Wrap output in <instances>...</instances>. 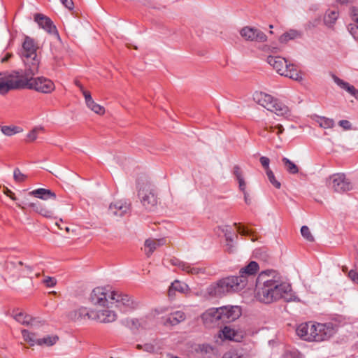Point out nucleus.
<instances>
[{"instance_id":"obj_1","label":"nucleus","mask_w":358,"mask_h":358,"mask_svg":"<svg viewBox=\"0 0 358 358\" xmlns=\"http://www.w3.org/2000/svg\"><path fill=\"white\" fill-rule=\"evenodd\" d=\"M256 298L264 303L269 304L283 298L291 286L283 282L281 275L275 270L262 271L256 280Z\"/></svg>"},{"instance_id":"obj_2","label":"nucleus","mask_w":358,"mask_h":358,"mask_svg":"<svg viewBox=\"0 0 358 358\" xmlns=\"http://www.w3.org/2000/svg\"><path fill=\"white\" fill-rule=\"evenodd\" d=\"M259 268V264L250 262L239 271L238 276H229L218 280L207 288V292L210 296L222 297L231 292H238L245 288L250 278H253Z\"/></svg>"},{"instance_id":"obj_3","label":"nucleus","mask_w":358,"mask_h":358,"mask_svg":"<svg viewBox=\"0 0 358 358\" xmlns=\"http://www.w3.org/2000/svg\"><path fill=\"white\" fill-rule=\"evenodd\" d=\"M36 50L34 40L26 36L19 55L26 66L25 71L27 75H35L38 73L40 59L36 54Z\"/></svg>"},{"instance_id":"obj_4","label":"nucleus","mask_w":358,"mask_h":358,"mask_svg":"<svg viewBox=\"0 0 358 358\" xmlns=\"http://www.w3.org/2000/svg\"><path fill=\"white\" fill-rule=\"evenodd\" d=\"M253 99L259 105L274 113L278 116H282L285 118L291 116V111L289 108L270 94L262 92H256L253 94Z\"/></svg>"},{"instance_id":"obj_5","label":"nucleus","mask_w":358,"mask_h":358,"mask_svg":"<svg viewBox=\"0 0 358 358\" xmlns=\"http://www.w3.org/2000/svg\"><path fill=\"white\" fill-rule=\"evenodd\" d=\"M25 78L21 75L20 83L22 85L20 89L27 88L34 90L38 92L48 94L52 92L55 87L54 83L45 77L29 78V75L25 73Z\"/></svg>"},{"instance_id":"obj_6","label":"nucleus","mask_w":358,"mask_h":358,"mask_svg":"<svg viewBox=\"0 0 358 358\" xmlns=\"http://www.w3.org/2000/svg\"><path fill=\"white\" fill-rule=\"evenodd\" d=\"M267 62L280 76L287 77L294 80H299L301 76L293 64L287 63L285 58L276 56H268Z\"/></svg>"},{"instance_id":"obj_7","label":"nucleus","mask_w":358,"mask_h":358,"mask_svg":"<svg viewBox=\"0 0 358 358\" xmlns=\"http://www.w3.org/2000/svg\"><path fill=\"white\" fill-rule=\"evenodd\" d=\"M155 315L165 314L160 317V322L165 327L176 326L186 319L183 311L172 310L169 307L162 306L154 310Z\"/></svg>"},{"instance_id":"obj_8","label":"nucleus","mask_w":358,"mask_h":358,"mask_svg":"<svg viewBox=\"0 0 358 358\" xmlns=\"http://www.w3.org/2000/svg\"><path fill=\"white\" fill-rule=\"evenodd\" d=\"M110 300V304H115L123 313L130 312L138 306V303L131 296L118 291H113Z\"/></svg>"},{"instance_id":"obj_9","label":"nucleus","mask_w":358,"mask_h":358,"mask_svg":"<svg viewBox=\"0 0 358 358\" xmlns=\"http://www.w3.org/2000/svg\"><path fill=\"white\" fill-rule=\"evenodd\" d=\"M20 77L21 74L18 71L0 73V94L4 95L11 90L20 89Z\"/></svg>"},{"instance_id":"obj_10","label":"nucleus","mask_w":358,"mask_h":358,"mask_svg":"<svg viewBox=\"0 0 358 358\" xmlns=\"http://www.w3.org/2000/svg\"><path fill=\"white\" fill-rule=\"evenodd\" d=\"M328 185L334 192L343 193L352 189V184L344 173H338L331 176Z\"/></svg>"},{"instance_id":"obj_11","label":"nucleus","mask_w":358,"mask_h":358,"mask_svg":"<svg viewBox=\"0 0 358 358\" xmlns=\"http://www.w3.org/2000/svg\"><path fill=\"white\" fill-rule=\"evenodd\" d=\"M113 291L106 287H98L94 288L90 296V302L96 306H108L111 303L110 295Z\"/></svg>"},{"instance_id":"obj_12","label":"nucleus","mask_w":358,"mask_h":358,"mask_svg":"<svg viewBox=\"0 0 358 358\" xmlns=\"http://www.w3.org/2000/svg\"><path fill=\"white\" fill-rule=\"evenodd\" d=\"M334 333V325L331 322L315 324V342L326 341Z\"/></svg>"},{"instance_id":"obj_13","label":"nucleus","mask_w":358,"mask_h":358,"mask_svg":"<svg viewBox=\"0 0 358 358\" xmlns=\"http://www.w3.org/2000/svg\"><path fill=\"white\" fill-rule=\"evenodd\" d=\"M201 318L204 324L209 328L222 324L220 308H211L208 309L203 313Z\"/></svg>"},{"instance_id":"obj_14","label":"nucleus","mask_w":358,"mask_h":358,"mask_svg":"<svg viewBox=\"0 0 358 358\" xmlns=\"http://www.w3.org/2000/svg\"><path fill=\"white\" fill-rule=\"evenodd\" d=\"M240 34L246 41L262 43L267 40L262 31L254 27H245L240 31Z\"/></svg>"},{"instance_id":"obj_15","label":"nucleus","mask_w":358,"mask_h":358,"mask_svg":"<svg viewBox=\"0 0 358 358\" xmlns=\"http://www.w3.org/2000/svg\"><path fill=\"white\" fill-rule=\"evenodd\" d=\"M94 310H90L85 307H80L69 313V320L75 322H83L87 320H94Z\"/></svg>"},{"instance_id":"obj_16","label":"nucleus","mask_w":358,"mask_h":358,"mask_svg":"<svg viewBox=\"0 0 358 358\" xmlns=\"http://www.w3.org/2000/svg\"><path fill=\"white\" fill-rule=\"evenodd\" d=\"M131 211V203L125 200L117 201L110 203L108 213L115 217H122Z\"/></svg>"},{"instance_id":"obj_17","label":"nucleus","mask_w":358,"mask_h":358,"mask_svg":"<svg viewBox=\"0 0 358 358\" xmlns=\"http://www.w3.org/2000/svg\"><path fill=\"white\" fill-rule=\"evenodd\" d=\"M220 314L222 323H229L238 319L241 315V311L238 306H222L220 307Z\"/></svg>"},{"instance_id":"obj_18","label":"nucleus","mask_w":358,"mask_h":358,"mask_svg":"<svg viewBox=\"0 0 358 358\" xmlns=\"http://www.w3.org/2000/svg\"><path fill=\"white\" fill-rule=\"evenodd\" d=\"M170 262L173 266H176L182 271H185L191 275H198L200 273H205L206 268L203 267L196 266L189 263L180 261L177 258H172L170 259Z\"/></svg>"},{"instance_id":"obj_19","label":"nucleus","mask_w":358,"mask_h":358,"mask_svg":"<svg viewBox=\"0 0 358 358\" xmlns=\"http://www.w3.org/2000/svg\"><path fill=\"white\" fill-rule=\"evenodd\" d=\"M34 20L38 23L41 28L46 31L48 33L59 36L56 27L48 17L41 13H37L34 15Z\"/></svg>"},{"instance_id":"obj_20","label":"nucleus","mask_w":358,"mask_h":358,"mask_svg":"<svg viewBox=\"0 0 358 358\" xmlns=\"http://www.w3.org/2000/svg\"><path fill=\"white\" fill-rule=\"evenodd\" d=\"M296 332L297 336L306 341H313V322H308L305 323H301L299 324L296 329Z\"/></svg>"},{"instance_id":"obj_21","label":"nucleus","mask_w":358,"mask_h":358,"mask_svg":"<svg viewBox=\"0 0 358 358\" xmlns=\"http://www.w3.org/2000/svg\"><path fill=\"white\" fill-rule=\"evenodd\" d=\"M138 196L143 206L148 210H152L157 205V197L150 191L140 190Z\"/></svg>"},{"instance_id":"obj_22","label":"nucleus","mask_w":358,"mask_h":358,"mask_svg":"<svg viewBox=\"0 0 358 358\" xmlns=\"http://www.w3.org/2000/svg\"><path fill=\"white\" fill-rule=\"evenodd\" d=\"M94 320L101 323L113 322L117 318L116 313L113 310L108 309L94 310Z\"/></svg>"},{"instance_id":"obj_23","label":"nucleus","mask_w":358,"mask_h":358,"mask_svg":"<svg viewBox=\"0 0 358 358\" xmlns=\"http://www.w3.org/2000/svg\"><path fill=\"white\" fill-rule=\"evenodd\" d=\"M303 31L298 29H290L283 33L278 38L280 43H287L289 41L300 39L303 37Z\"/></svg>"},{"instance_id":"obj_24","label":"nucleus","mask_w":358,"mask_h":358,"mask_svg":"<svg viewBox=\"0 0 358 358\" xmlns=\"http://www.w3.org/2000/svg\"><path fill=\"white\" fill-rule=\"evenodd\" d=\"M29 194L42 200H55L57 199L56 194L54 192L45 188H38L31 191Z\"/></svg>"},{"instance_id":"obj_25","label":"nucleus","mask_w":358,"mask_h":358,"mask_svg":"<svg viewBox=\"0 0 358 358\" xmlns=\"http://www.w3.org/2000/svg\"><path fill=\"white\" fill-rule=\"evenodd\" d=\"M331 77L334 81L341 88L346 90L358 101V90L353 85H350L348 83L341 80L334 74H333Z\"/></svg>"},{"instance_id":"obj_26","label":"nucleus","mask_w":358,"mask_h":358,"mask_svg":"<svg viewBox=\"0 0 358 358\" xmlns=\"http://www.w3.org/2000/svg\"><path fill=\"white\" fill-rule=\"evenodd\" d=\"M165 243L166 240L164 238L157 240L147 239L144 244L145 248H148V250H145L146 255L150 257L158 247L164 245Z\"/></svg>"},{"instance_id":"obj_27","label":"nucleus","mask_w":358,"mask_h":358,"mask_svg":"<svg viewBox=\"0 0 358 358\" xmlns=\"http://www.w3.org/2000/svg\"><path fill=\"white\" fill-rule=\"evenodd\" d=\"M188 290L189 287L186 283L176 280L171 283V285L169 289L168 294L169 297H173L176 291L180 293H186Z\"/></svg>"},{"instance_id":"obj_28","label":"nucleus","mask_w":358,"mask_h":358,"mask_svg":"<svg viewBox=\"0 0 358 358\" xmlns=\"http://www.w3.org/2000/svg\"><path fill=\"white\" fill-rule=\"evenodd\" d=\"M236 336V332L235 331V330L230 328L229 327H224L219 332V337L223 340L237 341Z\"/></svg>"},{"instance_id":"obj_29","label":"nucleus","mask_w":358,"mask_h":358,"mask_svg":"<svg viewBox=\"0 0 358 358\" xmlns=\"http://www.w3.org/2000/svg\"><path fill=\"white\" fill-rule=\"evenodd\" d=\"M282 163L284 169L289 174H296L299 172V168L293 162L288 158L283 157L282 158Z\"/></svg>"},{"instance_id":"obj_30","label":"nucleus","mask_w":358,"mask_h":358,"mask_svg":"<svg viewBox=\"0 0 358 358\" xmlns=\"http://www.w3.org/2000/svg\"><path fill=\"white\" fill-rule=\"evenodd\" d=\"M222 358H247L243 349L232 348L226 352Z\"/></svg>"},{"instance_id":"obj_31","label":"nucleus","mask_w":358,"mask_h":358,"mask_svg":"<svg viewBox=\"0 0 358 358\" xmlns=\"http://www.w3.org/2000/svg\"><path fill=\"white\" fill-rule=\"evenodd\" d=\"M338 17V11H336V10L329 11L324 15V22L327 27H331L335 24Z\"/></svg>"},{"instance_id":"obj_32","label":"nucleus","mask_w":358,"mask_h":358,"mask_svg":"<svg viewBox=\"0 0 358 358\" xmlns=\"http://www.w3.org/2000/svg\"><path fill=\"white\" fill-rule=\"evenodd\" d=\"M265 131L268 133H275L276 135L280 138V135L282 134L284 131V128L282 125L279 124L275 126H273L272 124H266L264 131L262 133V135L263 136H266V134H264Z\"/></svg>"},{"instance_id":"obj_33","label":"nucleus","mask_w":358,"mask_h":358,"mask_svg":"<svg viewBox=\"0 0 358 358\" xmlns=\"http://www.w3.org/2000/svg\"><path fill=\"white\" fill-rule=\"evenodd\" d=\"M22 335L25 341L29 343L31 345H38V341L39 338H36V335L34 333L29 332L26 329L22 330Z\"/></svg>"},{"instance_id":"obj_34","label":"nucleus","mask_w":358,"mask_h":358,"mask_svg":"<svg viewBox=\"0 0 358 358\" xmlns=\"http://www.w3.org/2000/svg\"><path fill=\"white\" fill-rule=\"evenodd\" d=\"M1 130L4 135L8 136H11L23 131L21 127L17 126H2Z\"/></svg>"},{"instance_id":"obj_35","label":"nucleus","mask_w":358,"mask_h":358,"mask_svg":"<svg viewBox=\"0 0 358 358\" xmlns=\"http://www.w3.org/2000/svg\"><path fill=\"white\" fill-rule=\"evenodd\" d=\"M13 317L17 322L24 325L29 324L32 320V317L30 315H26L22 312L14 314Z\"/></svg>"},{"instance_id":"obj_36","label":"nucleus","mask_w":358,"mask_h":358,"mask_svg":"<svg viewBox=\"0 0 358 358\" xmlns=\"http://www.w3.org/2000/svg\"><path fill=\"white\" fill-rule=\"evenodd\" d=\"M317 123L320 127L327 129L334 126V120L322 117H315V124Z\"/></svg>"},{"instance_id":"obj_37","label":"nucleus","mask_w":358,"mask_h":358,"mask_svg":"<svg viewBox=\"0 0 358 358\" xmlns=\"http://www.w3.org/2000/svg\"><path fill=\"white\" fill-rule=\"evenodd\" d=\"M58 337L57 336H47L46 337H44L43 338H39L38 341V345H45L47 346H52L54 344L56 343V342L58 341Z\"/></svg>"},{"instance_id":"obj_38","label":"nucleus","mask_w":358,"mask_h":358,"mask_svg":"<svg viewBox=\"0 0 358 358\" xmlns=\"http://www.w3.org/2000/svg\"><path fill=\"white\" fill-rule=\"evenodd\" d=\"M122 323L132 330L138 329L141 326L140 321L135 318H127L122 321Z\"/></svg>"},{"instance_id":"obj_39","label":"nucleus","mask_w":358,"mask_h":358,"mask_svg":"<svg viewBox=\"0 0 358 358\" xmlns=\"http://www.w3.org/2000/svg\"><path fill=\"white\" fill-rule=\"evenodd\" d=\"M87 106L94 111V113L102 115L105 112V109L103 106H100L99 104L94 102V101L92 99L90 102H88V103H86Z\"/></svg>"},{"instance_id":"obj_40","label":"nucleus","mask_w":358,"mask_h":358,"mask_svg":"<svg viewBox=\"0 0 358 358\" xmlns=\"http://www.w3.org/2000/svg\"><path fill=\"white\" fill-rule=\"evenodd\" d=\"M43 127H36L31 131H30L27 135V141H34L37 138L38 134L40 131H43Z\"/></svg>"},{"instance_id":"obj_41","label":"nucleus","mask_w":358,"mask_h":358,"mask_svg":"<svg viewBox=\"0 0 358 358\" xmlns=\"http://www.w3.org/2000/svg\"><path fill=\"white\" fill-rule=\"evenodd\" d=\"M266 176L269 182L277 189L280 188L281 184L279 181H278L274 176L273 172L271 169H268L266 171Z\"/></svg>"},{"instance_id":"obj_42","label":"nucleus","mask_w":358,"mask_h":358,"mask_svg":"<svg viewBox=\"0 0 358 358\" xmlns=\"http://www.w3.org/2000/svg\"><path fill=\"white\" fill-rule=\"evenodd\" d=\"M301 236L308 241H313V236L310 229L307 226H303L301 229Z\"/></svg>"},{"instance_id":"obj_43","label":"nucleus","mask_w":358,"mask_h":358,"mask_svg":"<svg viewBox=\"0 0 358 358\" xmlns=\"http://www.w3.org/2000/svg\"><path fill=\"white\" fill-rule=\"evenodd\" d=\"M234 225L236 227V229L240 234L248 236H251L252 235V231L248 228L237 223H234Z\"/></svg>"},{"instance_id":"obj_44","label":"nucleus","mask_w":358,"mask_h":358,"mask_svg":"<svg viewBox=\"0 0 358 358\" xmlns=\"http://www.w3.org/2000/svg\"><path fill=\"white\" fill-rule=\"evenodd\" d=\"M13 178L16 182H22L26 180L27 176L22 173L18 168H15L13 171Z\"/></svg>"},{"instance_id":"obj_45","label":"nucleus","mask_w":358,"mask_h":358,"mask_svg":"<svg viewBox=\"0 0 358 358\" xmlns=\"http://www.w3.org/2000/svg\"><path fill=\"white\" fill-rule=\"evenodd\" d=\"M348 30L353 38L358 41V22L350 23L348 25Z\"/></svg>"},{"instance_id":"obj_46","label":"nucleus","mask_w":358,"mask_h":358,"mask_svg":"<svg viewBox=\"0 0 358 358\" xmlns=\"http://www.w3.org/2000/svg\"><path fill=\"white\" fill-rule=\"evenodd\" d=\"M28 206L31 208L34 212L39 213L44 206L39 201H36L29 203Z\"/></svg>"},{"instance_id":"obj_47","label":"nucleus","mask_w":358,"mask_h":358,"mask_svg":"<svg viewBox=\"0 0 358 358\" xmlns=\"http://www.w3.org/2000/svg\"><path fill=\"white\" fill-rule=\"evenodd\" d=\"M350 16L354 22H358V8L351 7L349 12Z\"/></svg>"},{"instance_id":"obj_48","label":"nucleus","mask_w":358,"mask_h":358,"mask_svg":"<svg viewBox=\"0 0 358 358\" xmlns=\"http://www.w3.org/2000/svg\"><path fill=\"white\" fill-rule=\"evenodd\" d=\"M38 214L46 218H51L53 217V211L47 208L45 206L42 208L41 211H40Z\"/></svg>"},{"instance_id":"obj_49","label":"nucleus","mask_w":358,"mask_h":358,"mask_svg":"<svg viewBox=\"0 0 358 358\" xmlns=\"http://www.w3.org/2000/svg\"><path fill=\"white\" fill-rule=\"evenodd\" d=\"M43 283L48 287H53L56 285L57 280L55 278L48 276L43 280Z\"/></svg>"},{"instance_id":"obj_50","label":"nucleus","mask_w":358,"mask_h":358,"mask_svg":"<svg viewBox=\"0 0 358 358\" xmlns=\"http://www.w3.org/2000/svg\"><path fill=\"white\" fill-rule=\"evenodd\" d=\"M259 161H260V163L262 165V166L266 169V171H267L268 169H269L270 159L268 157H264V156L261 157L259 159Z\"/></svg>"},{"instance_id":"obj_51","label":"nucleus","mask_w":358,"mask_h":358,"mask_svg":"<svg viewBox=\"0 0 358 358\" xmlns=\"http://www.w3.org/2000/svg\"><path fill=\"white\" fill-rule=\"evenodd\" d=\"M138 348L143 349L144 351H146L148 352H152L155 351V346L150 343H146L143 346L138 345Z\"/></svg>"},{"instance_id":"obj_52","label":"nucleus","mask_w":358,"mask_h":358,"mask_svg":"<svg viewBox=\"0 0 358 358\" xmlns=\"http://www.w3.org/2000/svg\"><path fill=\"white\" fill-rule=\"evenodd\" d=\"M348 277L352 281L358 284V273L355 270H350L348 273Z\"/></svg>"},{"instance_id":"obj_53","label":"nucleus","mask_w":358,"mask_h":358,"mask_svg":"<svg viewBox=\"0 0 358 358\" xmlns=\"http://www.w3.org/2000/svg\"><path fill=\"white\" fill-rule=\"evenodd\" d=\"M233 174L236 177V180L243 177V174H242V171L238 165H236L234 166Z\"/></svg>"},{"instance_id":"obj_54","label":"nucleus","mask_w":358,"mask_h":358,"mask_svg":"<svg viewBox=\"0 0 358 358\" xmlns=\"http://www.w3.org/2000/svg\"><path fill=\"white\" fill-rule=\"evenodd\" d=\"M237 181L238 182V187L240 190L242 191L243 192H245V191H246V183L245 182L243 177L237 179Z\"/></svg>"},{"instance_id":"obj_55","label":"nucleus","mask_w":358,"mask_h":358,"mask_svg":"<svg viewBox=\"0 0 358 358\" xmlns=\"http://www.w3.org/2000/svg\"><path fill=\"white\" fill-rule=\"evenodd\" d=\"M61 2L69 10L73 8V2L72 0H61Z\"/></svg>"},{"instance_id":"obj_56","label":"nucleus","mask_w":358,"mask_h":358,"mask_svg":"<svg viewBox=\"0 0 358 358\" xmlns=\"http://www.w3.org/2000/svg\"><path fill=\"white\" fill-rule=\"evenodd\" d=\"M85 97V103H88V102H90L93 99L91 96V94L89 91H87L84 90L81 92Z\"/></svg>"},{"instance_id":"obj_57","label":"nucleus","mask_w":358,"mask_h":358,"mask_svg":"<svg viewBox=\"0 0 358 358\" xmlns=\"http://www.w3.org/2000/svg\"><path fill=\"white\" fill-rule=\"evenodd\" d=\"M338 124L345 129H349L351 127V124L348 120H340Z\"/></svg>"},{"instance_id":"obj_58","label":"nucleus","mask_w":358,"mask_h":358,"mask_svg":"<svg viewBox=\"0 0 358 358\" xmlns=\"http://www.w3.org/2000/svg\"><path fill=\"white\" fill-rule=\"evenodd\" d=\"M224 236H225L226 242H230V243L234 242L233 236L230 233H227V231L225 232Z\"/></svg>"},{"instance_id":"obj_59","label":"nucleus","mask_w":358,"mask_h":358,"mask_svg":"<svg viewBox=\"0 0 358 358\" xmlns=\"http://www.w3.org/2000/svg\"><path fill=\"white\" fill-rule=\"evenodd\" d=\"M226 247H227V250L229 252H234L233 243L227 242Z\"/></svg>"},{"instance_id":"obj_60","label":"nucleus","mask_w":358,"mask_h":358,"mask_svg":"<svg viewBox=\"0 0 358 358\" xmlns=\"http://www.w3.org/2000/svg\"><path fill=\"white\" fill-rule=\"evenodd\" d=\"M243 194H244V200H245V202L248 205L250 204V203H251V200H250V196H249L248 193L246 191H245V192H243Z\"/></svg>"},{"instance_id":"obj_61","label":"nucleus","mask_w":358,"mask_h":358,"mask_svg":"<svg viewBox=\"0 0 358 358\" xmlns=\"http://www.w3.org/2000/svg\"><path fill=\"white\" fill-rule=\"evenodd\" d=\"M74 83L80 89V92L85 90L83 85L80 83L79 80H75Z\"/></svg>"},{"instance_id":"obj_62","label":"nucleus","mask_w":358,"mask_h":358,"mask_svg":"<svg viewBox=\"0 0 358 358\" xmlns=\"http://www.w3.org/2000/svg\"><path fill=\"white\" fill-rule=\"evenodd\" d=\"M10 192V195H9V197L13 200V201H15L16 200V197L15 196V194L11 191V190H9Z\"/></svg>"},{"instance_id":"obj_63","label":"nucleus","mask_w":358,"mask_h":358,"mask_svg":"<svg viewBox=\"0 0 358 358\" xmlns=\"http://www.w3.org/2000/svg\"><path fill=\"white\" fill-rule=\"evenodd\" d=\"M11 57V55L10 54H7L5 57H3L2 59V62H7Z\"/></svg>"},{"instance_id":"obj_64","label":"nucleus","mask_w":358,"mask_h":358,"mask_svg":"<svg viewBox=\"0 0 358 358\" xmlns=\"http://www.w3.org/2000/svg\"><path fill=\"white\" fill-rule=\"evenodd\" d=\"M336 1L340 2L341 3H347L348 2L352 1V0H336Z\"/></svg>"}]
</instances>
